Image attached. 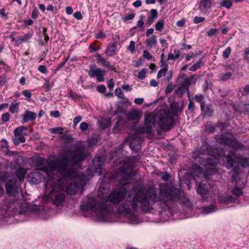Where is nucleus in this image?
Wrapping results in <instances>:
<instances>
[{
    "instance_id": "52",
    "label": "nucleus",
    "mask_w": 249,
    "mask_h": 249,
    "mask_svg": "<svg viewBox=\"0 0 249 249\" xmlns=\"http://www.w3.org/2000/svg\"><path fill=\"white\" fill-rule=\"evenodd\" d=\"M7 82L6 74H2L0 76V87L3 86Z\"/></svg>"
},
{
    "instance_id": "11",
    "label": "nucleus",
    "mask_w": 249,
    "mask_h": 249,
    "mask_svg": "<svg viewBox=\"0 0 249 249\" xmlns=\"http://www.w3.org/2000/svg\"><path fill=\"white\" fill-rule=\"evenodd\" d=\"M69 152L71 155L70 161H71L74 163H76L78 161H81L84 159V150L81 146L76 147L73 151L69 150Z\"/></svg>"
},
{
    "instance_id": "36",
    "label": "nucleus",
    "mask_w": 249,
    "mask_h": 249,
    "mask_svg": "<svg viewBox=\"0 0 249 249\" xmlns=\"http://www.w3.org/2000/svg\"><path fill=\"white\" fill-rule=\"evenodd\" d=\"M19 103H12L9 107V111L13 114L18 112L19 111Z\"/></svg>"
},
{
    "instance_id": "25",
    "label": "nucleus",
    "mask_w": 249,
    "mask_h": 249,
    "mask_svg": "<svg viewBox=\"0 0 249 249\" xmlns=\"http://www.w3.org/2000/svg\"><path fill=\"white\" fill-rule=\"evenodd\" d=\"M206 166H216L218 163V160L215 156H211L204 160Z\"/></svg>"
},
{
    "instance_id": "57",
    "label": "nucleus",
    "mask_w": 249,
    "mask_h": 249,
    "mask_svg": "<svg viewBox=\"0 0 249 249\" xmlns=\"http://www.w3.org/2000/svg\"><path fill=\"white\" fill-rule=\"evenodd\" d=\"M174 89V87L172 82L169 83L165 89V94H168L170 93Z\"/></svg>"
},
{
    "instance_id": "15",
    "label": "nucleus",
    "mask_w": 249,
    "mask_h": 249,
    "mask_svg": "<svg viewBox=\"0 0 249 249\" xmlns=\"http://www.w3.org/2000/svg\"><path fill=\"white\" fill-rule=\"evenodd\" d=\"M226 134L230 135L231 137L226 136L224 134L221 135V141L227 145L231 146L234 142H238V140L234 136V135L230 132L227 131Z\"/></svg>"
},
{
    "instance_id": "26",
    "label": "nucleus",
    "mask_w": 249,
    "mask_h": 249,
    "mask_svg": "<svg viewBox=\"0 0 249 249\" xmlns=\"http://www.w3.org/2000/svg\"><path fill=\"white\" fill-rule=\"evenodd\" d=\"M213 107L211 104H208L205 106L203 111V114L204 116H207L209 117H212L213 113Z\"/></svg>"
},
{
    "instance_id": "8",
    "label": "nucleus",
    "mask_w": 249,
    "mask_h": 249,
    "mask_svg": "<svg viewBox=\"0 0 249 249\" xmlns=\"http://www.w3.org/2000/svg\"><path fill=\"white\" fill-rule=\"evenodd\" d=\"M118 173L122 178V180L125 181L132 179V178L136 175L133 168L126 165L121 166L118 169Z\"/></svg>"
},
{
    "instance_id": "3",
    "label": "nucleus",
    "mask_w": 249,
    "mask_h": 249,
    "mask_svg": "<svg viewBox=\"0 0 249 249\" xmlns=\"http://www.w3.org/2000/svg\"><path fill=\"white\" fill-rule=\"evenodd\" d=\"M70 163L69 153H61L57 159L51 161L48 165L51 171H55L57 170L58 173L64 178H71L74 170L72 168H68Z\"/></svg>"
},
{
    "instance_id": "53",
    "label": "nucleus",
    "mask_w": 249,
    "mask_h": 249,
    "mask_svg": "<svg viewBox=\"0 0 249 249\" xmlns=\"http://www.w3.org/2000/svg\"><path fill=\"white\" fill-rule=\"evenodd\" d=\"M231 47H228L223 52L222 56L224 58H228L231 53Z\"/></svg>"
},
{
    "instance_id": "38",
    "label": "nucleus",
    "mask_w": 249,
    "mask_h": 249,
    "mask_svg": "<svg viewBox=\"0 0 249 249\" xmlns=\"http://www.w3.org/2000/svg\"><path fill=\"white\" fill-rule=\"evenodd\" d=\"M202 60L203 57L200 58L196 64L189 68V70L192 71H195L199 69L202 66Z\"/></svg>"
},
{
    "instance_id": "39",
    "label": "nucleus",
    "mask_w": 249,
    "mask_h": 249,
    "mask_svg": "<svg viewBox=\"0 0 249 249\" xmlns=\"http://www.w3.org/2000/svg\"><path fill=\"white\" fill-rule=\"evenodd\" d=\"M27 127L21 125L17 127L14 131V133L15 136H20L21 134L23 132V131H27Z\"/></svg>"
},
{
    "instance_id": "7",
    "label": "nucleus",
    "mask_w": 249,
    "mask_h": 249,
    "mask_svg": "<svg viewBox=\"0 0 249 249\" xmlns=\"http://www.w3.org/2000/svg\"><path fill=\"white\" fill-rule=\"evenodd\" d=\"M19 187L20 184L15 178L7 180L5 184L6 193L11 196H15L18 194Z\"/></svg>"
},
{
    "instance_id": "4",
    "label": "nucleus",
    "mask_w": 249,
    "mask_h": 249,
    "mask_svg": "<svg viewBox=\"0 0 249 249\" xmlns=\"http://www.w3.org/2000/svg\"><path fill=\"white\" fill-rule=\"evenodd\" d=\"M97 208L99 218L103 221L106 220L108 214L109 210L105 202H100L97 207L96 199L93 197H89L87 201H82L80 205V210L83 212H87L89 210L95 212Z\"/></svg>"
},
{
    "instance_id": "14",
    "label": "nucleus",
    "mask_w": 249,
    "mask_h": 249,
    "mask_svg": "<svg viewBox=\"0 0 249 249\" xmlns=\"http://www.w3.org/2000/svg\"><path fill=\"white\" fill-rule=\"evenodd\" d=\"M118 42L114 40L112 42L109 43L105 51L106 55L108 57H113L117 54Z\"/></svg>"
},
{
    "instance_id": "24",
    "label": "nucleus",
    "mask_w": 249,
    "mask_h": 249,
    "mask_svg": "<svg viewBox=\"0 0 249 249\" xmlns=\"http://www.w3.org/2000/svg\"><path fill=\"white\" fill-rule=\"evenodd\" d=\"M158 13L156 9H152L150 10V16L147 17L146 24L150 26L154 20L158 18Z\"/></svg>"
},
{
    "instance_id": "37",
    "label": "nucleus",
    "mask_w": 249,
    "mask_h": 249,
    "mask_svg": "<svg viewBox=\"0 0 249 249\" xmlns=\"http://www.w3.org/2000/svg\"><path fill=\"white\" fill-rule=\"evenodd\" d=\"M212 124V122H209L205 125V129L207 133H213L215 131L216 126Z\"/></svg>"
},
{
    "instance_id": "63",
    "label": "nucleus",
    "mask_w": 249,
    "mask_h": 249,
    "mask_svg": "<svg viewBox=\"0 0 249 249\" xmlns=\"http://www.w3.org/2000/svg\"><path fill=\"white\" fill-rule=\"evenodd\" d=\"M97 90L101 93H105L106 91V87L104 85H98L97 87Z\"/></svg>"
},
{
    "instance_id": "42",
    "label": "nucleus",
    "mask_w": 249,
    "mask_h": 249,
    "mask_svg": "<svg viewBox=\"0 0 249 249\" xmlns=\"http://www.w3.org/2000/svg\"><path fill=\"white\" fill-rule=\"evenodd\" d=\"M219 29L216 28H211L209 31H208L205 35L206 36H208L209 38L212 37L213 36H215L217 35V33Z\"/></svg>"
},
{
    "instance_id": "20",
    "label": "nucleus",
    "mask_w": 249,
    "mask_h": 249,
    "mask_svg": "<svg viewBox=\"0 0 249 249\" xmlns=\"http://www.w3.org/2000/svg\"><path fill=\"white\" fill-rule=\"evenodd\" d=\"M31 159L32 160L33 164L36 167L43 166L48 162L47 160L43 157L35 156L32 157Z\"/></svg>"
},
{
    "instance_id": "13",
    "label": "nucleus",
    "mask_w": 249,
    "mask_h": 249,
    "mask_svg": "<svg viewBox=\"0 0 249 249\" xmlns=\"http://www.w3.org/2000/svg\"><path fill=\"white\" fill-rule=\"evenodd\" d=\"M185 91L187 92L189 100H191L190 97L189 88H188V85L186 81H183L181 86L177 90L174 91V93L178 94V98H181L183 97Z\"/></svg>"
},
{
    "instance_id": "17",
    "label": "nucleus",
    "mask_w": 249,
    "mask_h": 249,
    "mask_svg": "<svg viewBox=\"0 0 249 249\" xmlns=\"http://www.w3.org/2000/svg\"><path fill=\"white\" fill-rule=\"evenodd\" d=\"M129 205L130 204L127 203H124L121 205L118 209V213L123 216L130 214L132 213V210Z\"/></svg>"
},
{
    "instance_id": "56",
    "label": "nucleus",
    "mask_w": 249,
    "mask_h": 249,
    "mask_svg": "<svg viewBox=\"0 0 249 249\" xmlns=\"http://www.w3.org/2000/svg\"><path fill=\"white\" fill-rule=\"evenodd\" d=\"M95 46L96 41L92 42L89 44L88 50L90 53H93L96 52Z\"/></svg>"
},
{
    "instance_id": "41",
    "label": "nucleus",
    "mask_w": 249,
    "mask_h": 249,
    "mask_svg": "<svg viewBox=\"0 0 249 249\" xmlns=\"http://www.w3.org/2000/svg\"><path fill=\"white\" fill-rule=\"evenodd\" d=\"M220 7H225L227 9H230L232 6V3L229 0H223L219 4Z\"/></svg>"
},
{
    "instance_id": "55",
    "label": "nucleus",
    "mask_w": 249,
    "mask_h": 249,
    "mask_svg": "<svg viewBox=\"0 0 249 249\" xmlns=\"http://www.w3.org/2000/svg\"><path fill=\"white\" fill-rule=\"evenodd\" d=\"M168 70H167L166 68H163L160 70L158 72L157 75V78L158 79L160 78L162 76L165 75V73Z\"/></svg>"
},
{
    "instance_id": "5",
    "label": "nucleus",
    "mask_w": 249,
    "mask_h": 249,
    "mask_svg": "<svg viewBox=\"0 0 249 249\" xmlns=\"http://www.w3.org/2000/svg\"><path fill=\"white\" fill-rule=\"evenodd\" d=\"M160 193L167 199L174 202L182 201L185 199L184 192L180 188L174 185H166L160 188Z\"/></svg>"
},
{
    "instance_id": "23",
    "label": "nucleus",
    "mask_w": 249,
    "mask_h": 249,
    "mask_svg": "<svg viewBox=\"0 0 249 249\" xmlns=\"http://www.w3.org/2000/svg\"><path fill=\"white\" fill-rule=\"evenodd\" d=\"M66 198L65 195L64 193H59L55 196L53 200V204L55 206H60Z\"/></svg>"
},
{
    "instance_id": "60",
    "label": "nucleus",
    "mask_w": 249,
    "mask_h": 249,
    "mask_svg": "<svg viewBox=\"0 0 249 249\" xmlns=\"http://www.w3.org/2000/svg\"><path fill=\"white\" fill-rule=\"evenodd\" d=\"M8 177V175L6 173L0 172V182L1 183L5 182Z\"/></svg>"
},
{
    "instance_id": "40",
    "label": "nucleus",
    "mask_w": 249,
    "mask_h": 249,
    "mask_svg": "<svg viewBox=\"0 0 249 249\" xmlns=\"http://www.w3.org/2000/svg\"><path fill=\"white\" fill-rule=\"evenodd\" d=\"M164 21L163 19H159L155 25V27L156 30L159 32H161L164 27Z\"/></svg>"
},
{
    "instance_id": "46",
    "label": "nucleus",
    "mask_w": 249,
    "mask_h": 249,
    "mask_svg": "<svg viewBox=\"0 0 249 249\" xmlns=\"http://www.w3.org/2000/svg\"><path fill=\"white\" fill-rule=\"evenodd\" d=\"M33 36L32 33H28L24 35L23 36H19V39L21 41V42H26L30 39Z\"/></svg>"
},
{
    "instance_id": "35",
    "label": "nucleus",
    "mask_w": 249,
    "mask_h": 249,
    "mask_svg": "<svg viewBox=\"0 0 249 249\" xmlns=\"http://www.w3.org/2000/svg\"><path fill=\"white\" fill-rule=\"evenodd\" d=\"M235 200V197H233L232 195H229L228 196H224L220 199V201L222 203H229Z\"/></svg>"
},
{
    "instance_id": "16",
    "label": "nucleus",
    "mask_w": 249,
    "mask_h": 249,
    "mask_svg": "<svg viewBox=\"0 0 249 249\" xmlns=\"http://www.w3.org/2000/svg\"><path fill=\"white\" fill-rule=\"evenodd\" d=\"M127 119L129 121L139 120L142 117L140 111L136 109H132L126 115Z\"/></svg>"
},
{
    "instance_id": "33",
    "label": "nucleus",
    "mask_w": 249,
    "mask_h": 249,
    "mask_svg": "<svg viewBox=\"0 0 249 249\" xmlns=\"http://www.w3.org/2000/svg\"><path fill=\"white\" fill-rule=\"evenodd\" d=\"M125 124V122L124 119L120 118L114 126L113 129L114 130H122L124 128Z\"/></svg>"
},
{
    "instance_id": "31",
    "label": "nucleus",
    "mask_w": 249,
    "mask_h": 249,
    "mask_svg": "<svg viewBox=\"0 0 249 249\" xmlns=\"http://www.w3.org/2000/svg\"><path fill=\"white\" fill-rule=\"evenodd\" d=\"M233 197H235V200L237 199L239 196L243 194L242 190L237 186L234 187L231 191Z\"/></svg>"
},
{
    "instance_id": "22",
    "label": "nucleus",
    "mask_w": 249,
    "mask_h": 249,
    "mask_svg": "<svg viewBox=\"0 0 249 249\" xmlns=\"http://www.w3.org/2000/svg\"><path fill=\"white\" fill-rule=\"evenodd\" d=\"M93 56L96 58L98 63H100L102 66L106 68H109L110 67V62L104 58L101 54L97 53L94 54Z\"/></svg>"
},
{
    "instance_id": "27",
    "label": "nucleus",
    "mask_w": 249,
    "mask_h": 249,
    "mask_svg": "<svg viewBox=\"0 0 249 249\" xmlns=\"http://www.w3.org/2000/svg\"><path fill=\"white\" fill-rule=\"evenodd\" d=\"M194 99L200 105V109L203 111L205 106V100L204 96L202 94H197L195 96Z\"/></svg>"
},
{
    "instance_id": "59",
    "label": "nucleus",
    "mask_w": 249,
    "mask_h": 249,
    "mask_svg": "<svg viewBox=\"0 0 249 249\" xmlns=\"http://www.w3.org/2000/svg\"><path fill=\"white\" fill-rule=\"evenodd\" d=\"M241 166L245 168L249 167V159L247 158H244L241 160Z\"/></svg>"
},
{
    "instance_id": "32",
    "label": "nucleus",
    "mask_w": 249,
    "mask_h": 249,
    "mask_svg": "<svg viewBox=\"0 0 249 249\" xmlns=\"http://www.w3.org/2000/svg\"><path fill=\"white\" fill-rule=\"evenodd\" d=\"M233 156H232L230 154H228L227 156L226 157V160H227V166L226 167L227 169H231V168L234 163H235V161L232 158Z\"/></svg>"
},
{
    "instance_id": "49",
    "label": "nucleus",
    "mask_w": 249,
    "mask_h": 249,
    "mask_svg": "<svg viewBox=\"0 0 249 249\" xmlns=\"http://www.w3.org/2000/svg\"><path fill=\"white\" fill-rule=\"evenodd\" d=\"M135 16V13L133 12L126 15V16L122 18V20L124 22H126L128 20H131L134 18Z\"/></svg>"
},
{
    "instance_id": "54",
    "label": "nucleus",
    "mask_w": 249,
    "mask_h": 249,
    "mask_svg": "<svg viewBox=\"0 0 249 249\" xmlns=\"http://www.w3.org/2000/svg\"><path fill=\"white\" fill-rule=\"evenodd\" d=\"M62 139L65 141V143H70L72 142L73 140V138H72L71 135H64Z\"/></svg>"
},
{
    "instance_id": "64",
    "label": "nucleus",
    "mask_w": 249,
    "mask_h": 249,
    "mask_svg": "<svg viewBox=\"0 0 249 249\" xmlns=\"http://www.w3.org/2000/svg\"><path fill=\"white\" fill-rule=\"evenodd\" d=\"M1 119L3 122L6 123L9 121L10 119V114L8 112L4 113L2 114L1 116Z\"/></svg>"
},
{
    "instance_id": "44",
    "label": "nucleus",
    "mask_w": 249,
    "mask_h": 249,
    "mask_svg": "<svg viewBox=\"0 0 249 249\" xmlns=\"http://www.w3.org/2000/svg\"><path fill=\"white\" fill-rule=\"evenodd\" d=\"M215 207L213 205H210L203 208V211L205 213L208 214L215 211Z\"/></svg>"
},
{
    "instance_id": "62",
    "label": "nucleus",
    "mask_w": 249,
    "mask_h": 249,
    "mask_svg": "<svg viewBox=\"0 0 249 249\" xmlns=\"http://www.w3.org/2000/svg\"><path fill=\"white\" fill-rule=\"evenodd\" d=\"M205 20V18L202 17L196 16L194 18L193 22L195 24H198Z\"/></svg>"
},
{
    "instance_id": "61",
    "label": "nucleus",
    "mask_w": 249,
    "mask_h": 249,
    "mask_svg": "<svg viewBox=\"0 0 249 249\" xmlns=\"http://www.w3.org/2000/svg\"><path fill=\"white\" fill-rule=\"evenodd\" d=\"M38 14L39 11L38 9L36 7H35L32 11L31 14V18L34 19H36L38 16Z\"/></svg>"
},
{
    "instance_id": "9",
    "label": "nucleus",
    "mask_w": 249,
    "mask_h": 249,
    "mask_svg": "<svg viewBox=\"0 0 249 249\" xmlns=\"http://www.w3.org/2000/svg\"><path fill=\"white\" fill-rule=\"evenodd\" d=\"M126 193V189L124 187L112 191L109 196L110 201L114 205L118 204L123 199Z\"/></svg>"
},
{
    "instance_id": "21",
    "label": "nucleus",
    "mask_w": 249,
    "mask_h": 249,
    "mask_svg": "<svg viewBox=\"0 0 249 249\" xmlns=\"http://www.w3.org/2000/svg\"><path fill=\"white\" fill-rule=\"evenodd\" d=\"M104 162V158L102 156L94 158L92 160L93 167L96 171L98 170H101L102 169V166L103 165Z\"/></svg>"
},
{
    "instance_id": "45",
    "label": "nucleus",
    "mask_w": 249,
    "mask_h": 249,
    "mask_svg": "<svg viewBox=\"0 0 249 249\" xmlns=\"http://www.w3.org/2000/svg\"><path fill=\"white\" fill-rule=\"evenodd\" d=\"M98 140L97 137L92 136L90 139H89L87 141L88 146H92L96 144L98 142Z\"/></svg>"
},
{
    "instance_id": "10",
    "label": "nucleus",
    "mask_w": 249,
    "mask_h": 249,
    "mask_svg": "<svg viewBox=\"0 0 249 249\" xmlns=\"http://www.w3.org/2000/svg\"><path fill=\"white\" fill-rule=\"evenodd\" d=\"M95 65H90L89 66V75L90 77H96L97 80L98 82H103L104 81V77L106 74V70H103L100 68L95 69Z\"/></svg>"
},
{
    "instance_id": "50",
    "label": "nucleus",
    "mask_w": 249,
    "mask_h": 249,
    "mask_svg": "<svg viewBox=\"0 0 249 249\" xmlns=\"http://www.w3.org/2000/svg\"><path fill=\"white\" fill-rule=\"evenodd\" d=\"M147 71V69L146 68L142 69L141 71H140L138 75V78L141 80L143 79L146 76V73Z\"/></svg>"
},
{
    "instance_id": "6",
    "label": "nucleus",
    "mask_w": 249,
    "mask_h": 249,
    "mask_svg": "<svg viewBox=\"0 0 249 249\" xmlns=\"http://www.w3.org/2000/svg\"><path fill=\"white\" fill-rule=\"evenodd\" d=\"M210 184L207 180L196 181V191L200 195L203 202H208L210 196Z\"/></svg>"
},
{
    "instance_id": "2",
    "label": "nucleus",
    "mask_w": 249,
    "mask_h": 249,
    "mask_svg": "<svg viewBox=\"0 0 249 249\" xmlns=\"http://www.w3.org/2000/svg\"><path fill=\"white\" fill-rule=\"evenodd\" d=\"M134 193L131 200H127L134 212L137 213L139 210L143 213H147L150 210V201L153 203L159 201L156 191L150 188L144 191L139 185H134L131 189Z\"/></svg>"
},
{
    "instance_id": "47",
    "label": "nucleus",
    "mask_w": 249,
    "mask_h": 249,
    "mask_svg": "<svg viewBox=\"0 0 249 249\" xmlns=\"http://www.w3.org/2000/svg\"><path fill=\"white\" fill-rule=\"evenodd\" d=\"M213 169L211 170L206 169L205 171L204 172V176L206 180L209 179L213 175Z\"/></svg>"
},
{
    "instance_id": "12",
    "label": "nucleus",
    "mask_w": 249,
    "mask_h": 249,
    "mask_svg": "<svg viewBox=\"0 0 249 249\" xmlns=\"http://www.w3.org/2000/svg\"><path fill=\"white\" fill-rule=\"evenodd\" d=\"M231 149L229 151V154L233 156L235 159H240L242 156L240 154H238L237 152L246 150L245 146L238 140V142H234L231 144Z\"/></svg>"
},
{
    "instance_id": "1",
    "label": "nucleus",
    "mask_w": 249,
    "mask_h": 249,
    "mask_svg": "<svg viewBox=\"0 0 249 249\" xmlns=\"http://www.w3.org/2000/svg\"><path fill=\"white\" fill-rule=\"evenodd\" d=\"M172 111L167 109H160L156 113L146 112L144 115L143 126H139L135 129V132L138 134H150L153 130V127L156 124L159 125L160 129L168 132L175 125L174 117L178 116L179 105L178 103L171 104Z\"/></svg>"
},
{
    "instance_id": "28",
    "label": "nucleus",
    "mask_w": 249,
    "mask_h": 249,
    "mask_svg": "<svg viewBox=\"0 0 249 249\" xmlns=\"http://www.w3.org/2000/svg\"><path fill=\"white\" fill-rule=\"evenodd\" d=\"M40 175L38 173L34 172L29 175L28 177L30 178L31 183L34 184H38L40 182Z\"/></svg>"
},
{
    "instance_id": "58",
    "label": "nucleus",
    "mask_w": 249,
    "mask_h": 249,
    "mask_svg": "<svg viewBox=\"0 0 249 249\" xmlns=\"http://www.w3.org/2000/svg\"><path fill=\"white\" fill-rule=\"evenodd\" d=\"M232 181L237 182L239 180V172L236 170H234V172L231 176Z\"/></svg>"
},
{
    "instance_id": "19",
    "label": "nucleus",
    "mask_w": 249,
    "mask_h": 249,
    "mask_svg": "<svg viewBox=\"0 0 249 249\" xmlns=\"http://www.w3.org/2000/svg\"><path fill=\"white\" fill-rule=\"evenodd\" d=\"M21 117L23 118L22 124H23L24 123L29 121L35 120L36 118V114L33 111L27 110L22 114Z\"/></svg>"
},
{
    "instance_id": "34",
    "label": "nucleus",
    "mask_w": 249,
    "mask_h": 249,
    "mask_svg": "<svg viewBox=\"0 0 249 249\" xmlns=\"http://www.w3.org/2000/svg\"><path fill=\"white\" fill-rule=\"evenodd\" d=\"M26 172L23 169H18L16 172V175L20 182L24 181Z\"/></svg>"
},
{
    "instance_id": "51",
    "label": "nucleus",
    "mask_w": 249,
    "mask_h": 249,
    "mask_svg": "<svg viewBox=\"0 0 249 249\" xmlns=\"http://www.w3.org/2000/svg\"><path fill=\"white\" fill-rule=\"evenodd\" d=\"M232 75V74L231 72H227L222 75L220 79L222 81H227L231 78Z\"/></svg>"
},
{
    "instance_id": "18",
    "label": "nucleus",
    "mask_w": 249,
    "mask_h": 249,
    "mask_svg": "<svg viewBox=\"0 0 249 249\" xmlns=\"http://www.w3.org/2000/svg\"><path fill=\"white\" fill-rule=\"evenodd\" d=\"M79 188V186L77 182H71L67 186L66 192L69 195H74L77 192Z\"/></svg>"
},
{
    "instance_id": "43",
    "label": "nucleus",
    "mask_w": 249,
    "mask_h": 249,
    "mask_svg": "<svg viewBox=\"0 0 249 249\" xmlns=\"http://www.w3.org/2000/svg\"><path fill=\"white\" fill-rule=\"evenodd\" d=\"M196 79H197L196 78V75H194L190 76V77H187V78H185L183 81L187 82V83L188 85V88H189V87L191 85V84H195L196 83Z\"/></svg>"
},
{
    "instance_id": "29",
    "label": "nucleus",
    "mask_w": 249,
    "mask_h": 249,
    "mask_svg": "<svg viewBox=\"0 0 249 249\" xmlns=\"http://www.w3.org/2000/svg\"><path fill=\"white\" fill-rule=\"evenodd\" d=\"M157 42V36H152L151 37L146 39L145 41L146 45L149 48H151Z\"/></svg>"
},
{
    "instance_id": "48",
    "label": "nucleus",
    "mask_w": 249,
    "mask_h": 249,
    "mask_svg": "<svg viewBox=\"0 0 249 249\" xmlns=\"http://www.w3.org/2000/svg\"><path fill=\"white\" fill-rule=\"evenodd\" d=\"M115 94L119 98L124 99L125 97L122 91V89L120 88H117L115 90Z\"/></svg>"
},
{
    "instance_id": "30",
    "label": "nucleus",
    "mask_w": 249,
    "mask_h": 249,
    "mask_svg": "<svg viewBox=\"0 0 249 249\" xmlns=\"http://www.w3.org/2000/svg\"><path fill=\"white\" fill-rule=\"evenodd\" d=\"M212 1L210 0H200V6L203 10H207L211 9L212 7Z\"/></svg>"
}]
</instances>
